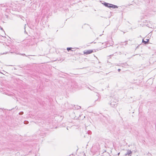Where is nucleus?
Masks as SVG:
<instances>
[{
  "label": "nucleus",
  "instance_id": "7ed1b4c3",
  "mask_svg": "<svg viewBox=\"0 0 156 156\" xmlns=\"http://www.w3.org/2000/svg\"><path fill=\"white\" fill-rule=\"evenodd\" d=\"M103 4H104V5L106 7H108V8H110L111 5V4L108 3H106L105 2H104V3H102Z\"/></svg>",
  "mask_w": 156,
  "mask_h": 156
},
{
  "label": "nucleus",
  "instance_id": "f03ea898",
  "mask_svg": "<svg viewBox=\"0 0 156 156\" xmlns=\"http://www.w3.org/2000/svg\"><path fill=\"white\" fill-rule=\"evenodd\" d=\"M117 105L116 102L115 101H113L112 102L110 103V105L112 107L115 108L116 107Z\"/></svg>",
  "mask_w": 156,
  "mask_h": 156
},
{
  "label": "nucleus",
  "instance_id": "2eb2a0df",
  "mask_svg": "<svg viewBox=\"0 0 156 156\" xmlns=\"http://www.w3.org/2000/svg\"><path fill=\"white\" fill-rule=\"evenodd\" d=\"M119 154H120V153H118V155H119Z\"/></svg>",
  "mask_w": 156,
  "mask_h": 156
},
{
  "label": "nucleus",
  "instance_id": "f8f14e48",
  "mask_svg": "<svg viewBox=\"0 0 156 156\" xmlns=\"http://www.w3.org/2000/svg\"><path fill=\"white\" fill-rule=\"evenodd\" d=\"M20 54L23 56H27L25 54Z\"/></svg>",
  "mask_w": 156,
  "mask_h": 156
},
{
  "label": "nucleus",
  "instance_id": "aec40b11",
  "mask_svg": "<svg viewBox=\"0 0 156 156\" xmlns=\"http://www.w3.org/2000/svg\"><path fill=\"white\" fill-rule=\"evenodd\" d=\"M80 108V107H79V108Z\"/></svg>",
  "mask_w": 156,
  "mask_h": 156
},
{
  "label": "nucleus",
  "instance_id": "423d86ee",
  "mask_svg": "<svg viewBox=\"0 0 156 156\" xmlns=\"http://www.w3.org/2000/svg\"><path fill=\"white\" fill-rule=\"evenodd\" d=\"M147 40V41H145L144 40V39L142 40V43H144V44H148L149 42V39H146Z\"/></svg>",
  "mask_w": 156,
  "mask_h": 156
},
{
  "label": "nucleus",
  "instance_id": "1a4fd4ad",
  "mask_svg": "<svg viewBox=\"0 0 156 156\" xmlns=\"http://www.w3.org/2000/svg\"><path fill=\"white\" fill-rule=\"evenodd\" d=\"M87 133L88 134L90 135L92 133L91 132L90 130H88L87 131Z\"/></svg>",
  "mask_w": 156,
  "mask_h": 156
},
{
  "label": "nucleus",
  "instance_id": "0eeeda50",
  "mask_svg": "<svg viewBox=\"0 0 156 156\" xmlns=\"http://www.w3.org/2000/svg\"><path fill=\"white\" fill-rule=\"evenodd\" d=\"M99 94H96V97H97V98H96V100H95V101H97V100H98V99L99 98Z\"/></svg>",
  "mask_w": 156,
  "mask_h": 156
},
{
  "label": "nucleus",
  "instance_id": "dca6fc26",
  "mask_svg": "<svg viewBox=\"0 0 156 156\" xmlns=\"http://www.w3.org/2000/svg\"><path fill=\"white\" fill-rule=\"evenodd\" d=\"M6 94L8 95H9V94H7V93H6Z\"/></svg>",
  "mask_w": 156,
  "mask_h": 156
},
{
  "label": "nucleus",
  "instance_id": "f3484780",
  "mask_svg": "<svg viewBox=\"0 0 156 156\" xmlns=\"http://www.w3.org/2000/svg\"><path fill=\"white\" fill-rule=\"evenodd\" d=\"M127 42V41H126L125 42ZM126 44H127V43H126Z\"/></svg>",
  "mask_w": 156,
  "mask_h": 156
},
{
  "label": "nucleus",
  "instance_id": "9d476101",
  "mask_svg": "<svg viewBox=\"0 0 156 156\" xmlns=\"http://www.w3.org/2000/svg\"><path fill=\"white\" fill-rule=\"evenodd\" d=\"M72 48H67V50L69 51V50H72L71 49Z\"/></svg>",
  "mask_w": 156,
  "mask_h": 156
},
{
  "label": "nucleus",
  "instance_id": "4468645a",
  "mask_svg": "<svg viewBox=\"0 0 156 156\" xmlns=\"http://www.w3.org/2000/svg\"><path fill=\"white\" fill-rule=\"evenodd\" d=\"M88 89L90 90H92L90 88L88 87Z\"/></svg>",
  "mask_w": 156,
  "mask_h": 156
},
{
  "label": "nucleus",
  "instance_id": "20e7f679",
  "mask_svg": "<svg viewBox=\"0 0 156 156\" xmlns=\"http://www.w3.org/2000/svg\"><path fill=\"white\" fill-rule=\"evenodd\" d=\"M132 153V152L130 150H127V153L125 154V155H128L131 156Z\"/></svg>",
  "mask_w": 156,
  "mask_h": 156
},
{
  "label": "nucleus",
  "instance_id": "6ab92c4d",
  "mask_svg": "<svg viewBox=\"0 0 156 156\" xmlns=\"http://www.w3.org/2000/svg\"><path fill=\"white\" fill-rule=\"evenodd\" d=\"M80 108V107H79V108Z\"/></svg>",
  "mask_w": 156,
  "mask_h": 156
},
{
  "label": "nucleus",
  "instance_id": "6e6552de",
  "mask_svg": "<svg viewBox=\"0 0 156 156\" xmlns=\"http://www.w3.org/2000/svg\"><path fill=\"white\" fill-rule=\"evenodd\" d=\"M29 123V122L27 121H25L24 122V123L25 124H28Z\"/></svg>",
  "mask_w": 156,
  "mask_h": 156
},
{
  "label": "nucleus",
  "instance_id": "9b49d317",
  "mask_svg": "<svg viewBox=\"0 0 156 156\" xmlns=\"http://www.w3.org/2000/svg\"><path fill=\"white\" fill-rule=\"evenodd\" d=\"M23 114V112H21L19 113V115H22Z\"/></svg>",
  "mask_w": 156,
  "mask_h": 156
},
{
  "label": "nucleus",
  "instance_id": "ddd939ff",
  "mask_svg": "<svg viewBox=\"0 0 156 156\" xmlns=\"http://www.w3.org/2000/svg\"><path fill=\"white\" fill-rule=\"evenodd\" d=\"M120 70H121V69H118V71L119 72H120Z\"/></svg>",
  "mask_w": 156,
  "mask_h": 156
},
{
  "label": "nucleus",
  "instance_id": "a211bd4d",
  "mask_svg": "<svg viewBox=\"0 0 156 156\" xmlns=\"http://www.w3.org/2000/svg\"><path fill=\"white\" fill-rule=\"evenodd\" d=\"M1 30H3V29H2V28H1Z\"/></svg>",
  "mask_w": 156,
  "mask_h": 156
},
{
  "label": "nucleus",
  "instance_id": "39448f33",
  "mask_svg": "<svg viewBox=\"0 0 156 156\" xmlns=\"http://www.w3.org/2000/svg\"><path fill=\"white\" fill-rule=\"evenodd\" d=\"M118 7V6L117 5H115L112 4H111L110 8H112L113 9H115V8H117Z\"/></svg>",
  "mask_w": 156,
  "mask_h": 156
},
{
  "label": "nucleus",
  "instance_id": "f257e3e1",
  "mask_svg": "<svg viewBox=\"0 0 156 156\" xmlns=\"http://www.w3.org/2000/svg\"><path fill=\"white\" fill-rule=\"evenodd\" d=\"M93 52V50H85L83 51V52L84 54L88 55L91 53Z\"/></svg>",
  "mask_w": 156,
  "mask_h": 156
}]
</instances>
